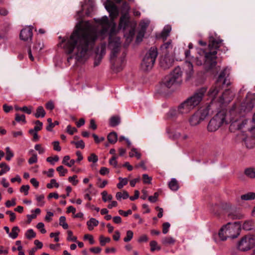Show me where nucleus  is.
I'll return each mask as SVG.
<instances>
[{
    "mask_svg": "<svg viewBox=\"0 0 255 255\" xmlns=\"http://www.w3.org/2000/svg\"><path fill=\"white\" fill-rule=\"evenodd\" d=\"M98 37L97 29L89 21H85L73 32L64 48L66 53H73L79 60L93 48Z\"/></svg>",
    "mask_w": 255,
    "mask_h": 255,
    "instance_id": "obj_1",
    "label": "nucleus"
},
{
    "mask_svg": "<svg viewBox=\"0 0 255 255\" xmlns=\"http://www.w3.org/2000/svg\"><path fill=\"white\" fill-rule=\"evenodd\" d=\"M217 51H206L200 49L195 57H192V63L197 66L203 65L206 70L213 69L217 64Z\"/></svg>",
    "mask_w": 255,
    "mask_h": 255,
    "instance_id": "obj_2",
    "label": "nucleus"
},
{
    "mask_svg": "<svg viewBox=\"0 0 255 255\" xmlns=\"http://www.w3.org/2000/svg\"><path fill=\"white\" fill-rule=\"evenodd\" d=\"M206 92L205 88H201L179 104L178 107L181 115L188 114L198 106L202 101Z\"/></svg>",
    "mask_w": 255,
    "mask_h": 255,
    "instance_id": "obj_3",
    "label": "nucleus"
},
{
    "mask_svg": "<svg viewBox=\"0 0 255 255\" xmlns=\"http://www.w3.org/2000/svg\"><path fill=\"white\" fill-rule=\"evenodd\" d=\"M240 228L236 225L228 223L222 227L218 233V236L222 241H225L227 238L235 239L240 235Z\"/></svg>",
    "mask_w": 255,
    "mask_h": 255,
    "instance_id": "obj_4",
    "label": "nucleus"
},
{
    "mask_svg": "<svg viewBox=\"0 0 255 255\" xmlns=\"http://www.w3.org/2000/svg\"><path fill=\"white\" fill-rule=\"evenodd\" d=\"M116 32V24L113 23L112 25L110 33L109 38V48L111 50L112 59L113 61V57L115 56V54H118L120 52L121 47V42L120 37L115 36Z\"/></svg>",
    "mask_w": 255,
    "mask_h": 255,
    "instance_id": "obj_5",
    "label": "nucleus"
},
{
    "mask_svg": "<svg viewBox=\"0 0 255 255\" xmlns=\"http://www.w3.org/2000/svg\"><path fill=\"white\" fill-rule=\"evenodd\" d=\"M158 55L157 49L151 47L146 52L141 63V68L143 71H147L151 70L155 63Z\"/></svg>",
    "mask_w": 255,
    "mask_h": 255,
    "instance_id": "obj_6",
    "label": "nucleus"
},
{
    "mask_svg": "<svg viewBox=\"0 0 255 255\" xmlns=\"http://www.w3.org/2000/svg\"><path fill=\"white\" fill-rule=\"evenodd\" d=\"M209 107L198 109L188 118V122L191 127H195L203 122L209 115Z\"/></svg>",
    "mask_w": 255,
    "mask_h": 255,
    "instance_id": "obj_7",
    "label": "nucleus"
},
{
    "mask_svg": "<svg viewBox=\"0 0 255 255\" xmlns=\"http://www.w3.org/2000/svg\"><path fill=\"white\" fill-rule=\"evenodd\" d=\"M224 124H227L226 120V113L222 111L218 112L209 121L207 130L210 132L217 130Z\"/></svg>",
    "mask_w": 255,
    "mask_h": 255,
    "instance_id": "obj_8",
    "label": "nucleus"
},
{
    "mask_svg": "<svg viewBox=\"0 0 255 255\" xmlns=\"http://www.w3.org/2000/svg\"><path fill=\"white\" fill-rule=\"evenodd\" d=\"M255 245V238L251 235L245 236L238 244V248L242 251L251 250Z\"/></svg>",
    "mask_w": 255,
    "mask_h": 255,
    "instance_id": "obj_9",
    "label": "nucleus"
},
{
    "mask_svg": "<svg viewBox=\"0 0 255 255\" xmlns=\"http://www.w3.org/2000/svg\"><path fill=\"white\" fill-rule=\"evenodd\" d=\"M126 54L123 52L120 54V52L118 54H115V56L113 57V61L112 58V54L110 56V62L112 65L113 68L117 72H119L122 69L123 65L125 62V58Z\"/></svg>",
    "mask_w": 255,
    "mask_h": 255,
    "instance_id": "obj_10",
    "label": "nucleus"
},
{
    "mask_svg": "<svg viewBox=\"0 0 255 255\" xmlns=\"http://www.w3.org/2000/svg\"><path fill=\"white\" fill-rule=\"evenodd\" d=\"M95 21L97 23H99L101 26V30L100 31L98 32V36L101 35L102 36V38H104V36L107 33L108 31L109 28L111 26V24L109 23V19L107 16H103L101 19H95Z\"/></svg>",
    "mask_w": 255,
    "mask_h": 255,
    "instance_id": "obj_11",
    "label": "nucleus"
},
{
    "mask_svg": "<svg viewBox=\"0 0 255 255\" xmlns=\"http://www.w3.org/2000/svg\"><path fill=\"white\" fill-rule=\"evenodd\" d=\"M43 47V42L36 40L33 46L32 49L29 48L28 50V54L29 59L33 61L34 60V56L32 55V53L35 56H38Z\"/></svg>",
    "mask_w": 255,
    "mask_h": 255,
    "instance_id": "obj_12",
    "label": "nucleus"
},
{
    "mask_svg": "<svg viewBox=\"0 0 255 255\" xmlns=\"http://www.w3.org/2000/svg\"><path fill=\"white\" fill-rule=\"evenodd\" d=\"M185 55L186 58L185 65L186 72L187 74L189 76H191L193 73V66L191 62L192 57L190 56V51L189 50H186Z\"/></svg>",
    "mask_w": 255,
    "mask_h": 255,
    "instance_id": "obj_13",
    "label": "nucleus"
},
{
    "mask_svg": "<svg viewBox=\"0 0 255 255\" xmlns=\"http://www.w3.org/2000/svg\"><path fill=\"white\" fill-rule=\"evenodd\" d=\"M174 62V60L172 56L165 54L164 57L161 59L160 65L164 69H168L173 65Z\"/></svg>",
    "mask_w": 255,
    "mask_h": 255,
    "instance_id": "obj_14",
    "label": "nucleus"
},
{
    "mask_svg": "<svg viewBox=\"0 0 255 255\" xmlns=\"http://www.w3.org/2000/svg\"><path fill=\"white\" fill-rule=\"evenodd\" d=\"M106 9L110 13V15L112 19H115L119 14L118 7L113 2L107 3L106 6Z\"/></svg>",
    "mask_w": 255,
    "mask_h": 255,
    "instance_id": "obj_15",
    "label": "nucleus"
},
{
    "mask_svg": "<svg viewBox=\"0 0 255 255\" xmlns=\"http://www.w3.org/2000/svg\"><path fill=\"white\" fill-rule=\"evenodd\" d=\"M222 42V40L216 39L213 36H210L208 46L210 51H216V49L220 47Z\"/></svg>",
    "mask_w": 255,
    "mask_h": 255,
    "instance_id": "obj_16",
    "label": "nucleus"
},
{
    "mask_svg": "<svg viewBox=\"0 0 255 255\" xmlns=\"http://www.w3.org/2000/svg\"><path fill=\"white\" fill-rule=\"evenodd\" d=\"M33 33L32 29L30 27H26L21 30L20 33V38L23 41L31 40L32 37Z\"/></svg>",
    "mask_w": 255,
    "mask_h": 255,
    "instance_id": "obj_17",
    "label": "nucleus"
},
{
    "mask_svg": "<svg viewBox=\"0 0 255 255\" xmlns=\"http://www.w3.org/2000/svg\"><path fill=\"white\" fill-rule=\"evenodd\" d=\"M235 96V93L230 89L226 90L221 97V102L225 103H229L233 100Z\"/></svg>",
    "mask_w": 255,
    "mask_h": 255,
    "instance_id": "obj_18",
    "label": "nucleus"
},
{
    "mask_svg": "<svg viewBox=\"0 0 255 255\" xmlns=\"http://www.w3.org/2000/svg\"><path fill=\"white\" fill-rule=\"evenodd\" d=\"M129 17L128 13L122 15L120 19L119 28L125 30L128 28L130 24Z\"/></svg>",
    "mask_w": 255,
    "mask_h": 255,
    "instance_id": "obj_19",
    "label": "nucleus"
},
{
    "mask_svg": "<svg viewBox=\"0 0 255 255\" xmlns=\"http://www.w3.org/2000/svg\"><path fill=\"white\" fill-rule=\"evenodd\" d=\"M231 122L230 129L234 130H239L246 124V122L244 121L241 119L235 120H232Z\"/></svg>",
    "mask_w": 255,
    "mask_h": 255,
    "instance_id": "obj_20",
    "label": "nucleus"
},
{
    "mask_svg": "<svg viewBox=\"0 0 255 255\" xmlns=\"http://www.w3.org/2000/svg\"><path fill=\"white\" fill-rule=\"evenodd\" d=\"M221 89L222 85L216 82L215 84L210 89L208 95L210 97L215 98Z\"/></svg>",
    "mask_w": 255,
    "mask_h": 255,
    "instance_id": "obj_21",
    "label": "nucleus"
},
{
    "mask_svg": "<svg viewBox=\"0 0 255 255\" xmlns=\"http://www.w3.org/2000/svg\"><path fill=\"white\" fill-rule=\"evenodd\" d=\"M170 75L165 77L162 81V86L170 88L174 83L177 82Z\"/></svg>",
    "mask_w": 255,
    "mask_h": 255,
    "instance_id": "obj_22",
    "label": "nucleus"
},
{
    "mask_svg": "<svg viewBox=\"0 0 255 255\" xmlns=\"http://www.w3.org/2000/svg\"><path fill=\"white\" fill-rule=\"evenodd\" d=\"M171 77H172L177 82H178L179 80L181 78L182 76V71L180 68L177 67L175 68L173 72L169 74Z\"/></svg>",
    "mask_w": 255,
    "mask_h": 255,
    "instance_id": "obj_23",
    "label": "nucleus"
},
{
    "mask_svg": "<svg viewBox=\"0 0 255 255\" xmlns=\"http://www.w3.org/2000/svg\"><path fill=\"white\" fill-rule=\"evenodd\" d=\"M225 76H226V70H224L220 73V74L218 77V78L216 81V83L221 84L222 85H225V84H226L227 85H228L229 84V83L228 82L227 83V80L226 78H225Z\"/></svg>",
    "mask_w": 255,
    "mask_h": 255,
    "instance_id": "obj_24",
    "label": "nucleus"
},
{
    "mask_svg": "<svg viewBox=\"0 0 255 255\" xmlns=\"http://www.w3.org/2000/svg\"><path fill=\"white\" fill-rule=\"evenodd\" d=\"M180 115L181 113L178 106L176 108L171 109L168 113V116L171 118H177Z\"/></svg>",
    "mask_w": 255,
    "mask_h": 255,
    "instance_id": "obj_25",
    "label": "nucleus"
},
{
    "mask_svg": "<svg viewBox=\"0 0 255 255\" xmlns=\"http://www.w3.org/2000/svg\"><path fill=\"white\" fill-rule=\"evenodd\" d=\"M121 122L120 117L118 116L112 117L109 120V125L111 127H114L118 126Z\"/></svg>",
    "mask_w": 255,
    "mask_h": 255,
    "instance_id": "obj_26",
    "label": "nucleus"
},
{
    "mask_svg": "<svg viewBox=\"0 0 255 255\" xmlns=\"http://www.w3.org/2000/svg\"><path fill=\"white\" fill-rule=\"evenodd\" d=\"M173 45L171 41L169 40L161 46V49L165 54L172 49Z\"/></svg>",
    "mask_w": 255,
    "mask_h": 255,
    "instance_id": "obj_27",
    "label": "nucleus"
},
{
    "mask_svg": "<svg viewBox=\"0 0 255 255\" xmlns=\"http://www.w3.org/2000/svg\"><path fill=\"white\" fill-rule=\"evenodd\" d=\"M169 188L172 191H177L179 188L178 181L175 178H172L168 183Z\"/></svg>",
    "mask_w": 255,
    "mask_h": 255,
    "instance_id": "obj_28",
    "label": "nucleus"
},
{
    "mask_svg": "<svg viewBox=\"0 0 255 255\" xmlns=\"http://www.w3.org/2000/svg\"><path fill=\"white\" fill-rule=\"evenodd\" d=\"M99 224V221L95 218H91L90 220L87 221V225L88 229L90 231L94 229V227H96Z\"/></svg>",
    "mask_w": 255,
    "mask_h": 255,
    "instance_id": "obj_29",
    "label": "nucleus"
},
{
    "mask_svg": "<svg viewBox=\"0 0 255 255\" xmlns=\"http://www.w3.org/2000/svg\"><path fill=\"white\" fill-rule=\"evenodd\" d=\"M229 217L232 219H241L244 218V215L240 212L234 211L228 214Z\"/></svg>",
    "mask_w": 255,
    "mask_h": 255,
    "instance_id": "obj_30",
    "label": "nucleus"
},
{
    "mask_svg": "<svg viewBox=\"0 0 255 255\" xmlns=\"http://www.w3.org/2000/svg\"><path fill=\"white\" fill-rule=\"evenodd\" d=\"M108 140L109 142L112 144L115 143L118 140V135L116 132H110L108 136Z\"/></svg>",
    "mask_w": 255,
    "mask_h": 255,
    "instance_id": "obj_31",
    "label": "nucleus"
},
{
    "mask_svg": "<svg viewBox=\"0 0 255 255\" xmlns=\"http://www.w3.org/2000/svg\"><path fill=\"white\" fill-rule=\"evenodd\" d=\"M175 240L171 237H166L162 240V243L164 246L174 245Z\"/></svg>",
    "mask_w": 255,
    "mask_h": 255,
    "instance_id": "obj_32",
    "label": "nucleus"
},
{
    "mask_svg": "<svg viewBox=\"0 0 255 255\" xmlns=\"http://www.w3.org/2000/svg\"><path fill=\"white\" fill-rule=\"evenodd\" d=\"M45 114L46 113L43 107L39 106L36 109V113L34 114V116L36 118H38L39 117L43 118Z\"/></svg>",
    "mask_w": 255,
    "mask_h": 255,
    "instance_id": "obj_33",
    "label": "nucleus"
},
{
    "mask_svg": "<svg viewBox=\"0 0 255 255\" xmlns=\"http://www.w3.org/2000/svg\"><path fill=\"white\" fill-rule=\"evenodd\" d=\"M19 232V228L17 226H14L12 228L11 232L9 233L8 235L11 238L15 239L17 237Z\"/></svg>",
    "mask_w": 255,
    "mask_h": 255,
    "instance_id": "obj_34",
    "label": "nucleus"
},
{
    "mask_svg": "<svg viewBox=\"0 0 255 255\" xmlns=\"http://www.w3.org/2000/svg\"><path fill=\"white\" fill-rule=\"evenodd\" d=\"M244 173L249 178H255V169L254 168L250 167L246 169Z\"/></svg>",
    "mask_w": 255,
    "mask_h": 255,
    "instance_id": "obj_35",
    "label": "nucleus"
},
{
    "mask_svg": "<svg viewBox=\"0 0 255 255\" xmlns=\"http://www.w3.org/2000/svg\"><path fill=\"white\" fill-rule=\"evenodd\" d=\"M171 30V28L169 26L165 27L160 34L161 37L163 39L165 40L168 36Z\"/></svg>",
    "mask_w": 255,
    "mask_h": 255,
    "instance_id": "obj_36",
    "label": "nucleus"
},
{
    "mask_svg": "<svg viewBox=\"0 0 255 255\" xmlns=\"http://www.w3.org/2000/svg\"><path fill=\"white\" fill-rule=\"evenodd\" d=\"M241 199L243 200H250L255 199V193L249 192L241 196Z\"/></svg>",
    "mask_w": 255,
    "mask_h": 255,
    "instance_id": "obj_37",
    "label": "nucleus"
},
{
    "mask_svg": "<svg viewBox=\"0 0 255 255\" xmlns=\"http://www.w3.org/2000/svg\"><path fill=\"white\" fill-rule=\"evenodd\" d=\"M173 138L174 139L180 138L181 140L184 141L189 138V136L187 134H184L181 135L180 132H175L173 135Z\"/></svg>",
    "mask_w": 255,
    "mask_h": 255,
    "instance_id": "obj_38",
    "label": "nucleus"
},
{
    "mask_svg": "<svg viewBox=\"0 0 255 255\" xmlns=\"http://www.w3.org/2000/svg\"><path fill=\"white\" fill-rule=\"evenodd\" d=\"M254 223L252 221H246L243 225V229L246 231H250L253 229Z\"/></svg>",
    "mask_w": 255,
    "mask_h": 255,
    "instance_id": "obj_39",
    "label": "nucleus"
},
{
    "mask_svg": "<svg viewBox=\"0 0 255 255\" xmlns=\"http://www.w3.org/2000/svg\"><path fill=\"white\" fill-rule=\"evenodd\" d=\"M116 197L118 200H121L122 198L126 199L129 197V195L128 192L126 191H124L123 192H119L117 193Z\"/></svg>",
    "mask_w": 255,
    "mask_h": 255,
    "instance_id": "obj_40",
    "label": "nucleus"
},
{
    "mask_svg": "<svg viewBox=\"0 0 255 255\" xmlns=\"http://www.w3.org/2000/svg\"><path fill=\"white\" fill-rule=\"evenodd\" d=\"M0 168H2L1 170H0V176L10 170L9 167L5 162H1L0 163Z\"/></svg>",
    "mask_w": 255,
    "mask_h": 255,
    "instance_id": "obj_41",
    "label": "nucleus"
},
{
    "mask_svg": "<svg viewBox=\"0 0 255 255\" xmlns=\"http://www.w3.org/2000/svg\"><path fill=\"white\" fill-rule=\"evenodd\" d=\"M101 194L102 196V200L105 202L108 201H111L113 199L112 195L111 194H108L106 191H104Z\"/></svg>",
    "mask_w": 255,
    "mask_h": 255,
    "instance_id": "obj_42",
    "label": "nucleus"
},
{
    "mask_svg": "<svg viewBox=\"0 0 255 255\" xmlns=\"http://www.w3.org/2000/svg\"><path fill=\"white\" fill-rule=\"evenodd\" d=\"M71 143L72 144H74L77 148H81L83 149L85 147V143L83 140H80L77 141H71Z\"/></svg>",
    "mask_w": 255,
    "mask_h": 255,
    "instance_id": "obj_43",
    "label": "nucleus"
},
{
    "mask_svg": "<svg viewBox=\"0 0 255 255\" xmlns=\"http://www.w3.org/2000/svg\"><path fill=\"white\" fill-rule=\"evenodd\" d=\"M129 156L130 157L135 156L137 159H139L140 158L141 154L138 152L137 149L132 148L131 151L129 152Z\"/></svg>",
    "mask_w": 255,
    "mask_h": 255,
    "instance_id": "obj_44",
    "label": "nucleus"
},
{
    "mask_svg": "<svg viewBox=\"0 0 255 255\" xmlns=\"http://www.w3.org/2000/svg\"><path fill=\"white\" fill-rule=\"evenodd\" d=\"M119 180H120V182L117 184V187L119 189L122 188L124 186L128 184V180L126 178H123L122 177H119Z\"/></svg>",
    "mask_w": 255,
    "mask_h": 255,
    "instance_id": "obj_45",
    "label": "nucleus"
},
{
    "mask_svg": "<svg viewBox=\"0 0 255 255\" xmlns=\"http://www.w3.org/2000/svg\"><path fill=\"white\" fill-rule=\"evenodd\" d=\"M150 251L154 252L155 250H160L161 248L157 245V243L155 241H151L150 242Z\"/></svg>",
    "mask_w": 255,
    "mask_h": 255,
    "instance_id": "obj_46",
    "label": "nucleus"
},
{
    "mask_svg": "<svg viewBox=\"0 0 255 255\" xmlns=\"http://www.w3.org/2000/svg\"><path fill=\"white\" fill-rule=\"evenodd\" d=\"M59 225L62 226L63 229H67L68 228V225L66 222V218L64 216H61L59 218Z\"/></svg>",
    "mask_w": 255,
    "mask_h": 255,
    "instance_id": "obj_47",
    "label": "nucleus"
},
{
    "mask_svg": "<svg viewBox=\"0 0 255 255\" xmlns=\"http://www.w3.org/2000/svg\"><path fill=\"white\" fill-rule=\"evenodd\" d=\"M56 170L59 172L60 176H64L68 172L67 169H65L62 165L57 167Z\"/></svg>",
    "mask_w": 255,
    "mask_h": 255,
    "instance_id": "obj_48",
    "label": "nucleus"
},
{
    "mask_svg": "<svg viewBox=\"0 0 255 255\" xmlns=\"http://www.w3.org/2000/svg\"><path fill=\"white\" fill-rule=\"evenodd\" d=\"M54 186L56 188H58L59 187V184L56 182V180L55 179H52L50 180V182L49 183L47 184L46 187L47 188L51 189Z\"/></svg>",
    "mask_w": 255,
    "mask_h": 255,
    "instance_id": "obj_49",
    "label": "nucleus"
},
{
    "mask_svg": "<svg viewBox=\"0 0 255 255\" xmlns=\"http://www.w3.org/2000/svg\"><path fill=\"white\" fill-rule=\"evenodd\" d=\"M67 234H68V237L67 238V241L77 242V238L76 237L74 236L73 235V232L71 231L68 230L67 231Z\"/></svg>",
    "mask_w": 255,
    "mask_h": 255,
    "instance_id": "obj_50",
    "label": "nucleus"
},
{
    "mask_svg": "<svg viewBox=\"0 0 255 255\" xmlns=\"http://www.w3.org/2000/svg\"><path fill=\"white\" fill-rule=\"evenodd\" d=\"M6 151V157L5 159L7 161H9L11 158L13 156L14 154L13 152L10 150L9 147H6L5 148Z\"/></svg>",
    "mask_w": 255,
    "mask_h": 255,
    "instance_id": "obj_51",
    "label": "nucleus"
},
{
    "mask_svg": "<svg viewBox=\"0 0 255 255\" xmlns=\"http://www.w3.org/2000/svg\"><path fill=\"white\" fill-rule=\"evenodd\" d=\"M133 235V232L130 230H128L127 232L126 237L124 239V241L125 242H129L132 238Z\"/></svg>",
    "mask_w": 255,
    "mask_h": 255,
    "instance_id": "obj_52",
    "label": "nucleus"
},
{
    "mask_svg": "<svg viewBox=\"0 0 255 255\" xmlns=\"http://www.w3.org/2000/svg\"><path fill=\"white\" fill-rule=\"evenodd\" d=\"M25 236L27 239H31L36 237V234L32 229H29L27 231Z\"/></svg>",
    "mask_w": 255,
    "mask_h": 255,
    "instance_id": "obj_53",
    "label": "nucleus"
},
{
    "mask_svg": "<svg viewBox=\"0 0 255 255\" xmlns=\"http://www.w3.org/2000/svg\"><path fill=\"white\" fill-rule=\"evenodd\" d=\"M111 239L109 237L105 238L103 236L100 237V243L101 246H104L106 243H109Z\"/></svg>",
    "mask_w": 255,
    "mask_h": 255,
    "instance_id": "obj_54",
    "label": "nucleus"
},
{
    "mask_svg": "<svg viewBox=\"0 0 255 255\" xmlns=\"http://www.w3.org/2000/svg\"><path fill=\"white\" fill-rule=\"evenodd\" d=\"M145 30L141 29L138 32L136 36V41L137 42H140L142 41L143 37L144 36Z\"/></svg>",
    "mask_w": 255,
    "mask_h": 255,
    "instance_id": "obj_55",
    "label": "nucleus"
},
{
    "mask_svg": "<svg viewBox=\"0 0 255 255\" xmlns=\"http://www.w3.org/2000/svg\"><path fill=\"white\" fill-rule=\"evenodd\" d=\"M44 196L43 194L36 196V199L39 202L38 206H43L44 204Z\"/></svg>",
    "mask_w": 255,
    "mask_h": 255,
    "instance_id": "obj_56",
    "label": "nucleus"
},
{
    "mask_svg": "<svg viewBox=\"0 0 255 255\" xmlns=\"http://www.w3.org/2000/svg\"><path fill=\"white\" fill-rule=\"evenodd\" d=\"M15 120L17 122H22L23 123H26L25 116L24 115H19L18 114L15 115Z\"/></svg>",
    "mask_w": 255,
    "mask_h": 255,
    "instance_id": "obj_57",
    "label": "nucleus"
},
{
    "mask_svg": "<svg viewBox=\"0 0 255 255\" xmlns=\"http://www.w3.org/2000/svg\"><path fill=\"white\" fill-rule=\"evenodd\" d=\"M59 158L58 156L55 155L54 157H48L46 158V161L49 163H50L51 164H54V161L57 162L59 160Z\"/></svg>",
    "mask_w": 255,
    "mask_h": 255,
    "instance_id": "obj_58",
    "label": "nucleus"
},
{
    "mask_svg": "<svg viewBox=\"0 0 255 255\" xmlns=\"http://www.w3.org/2000/svg\"><path fill=\"white\" fill-rule=\"evenodd\" d=\"M35 124H36V126L34 128V130H35V131L37 132L38 131L42 129L43 126L42 123L37 120L35 121Z\"/></svg>",
    "mask_w": 255,
    "mask_h": 255,
    "instance_id": "obj_59",
    "label": "nucleus"
},
{
    "mask_svg": "<svg viewBox=\"0 0 255 255\" xmlns=\"http://www.w3.org/2000/svg\"><path fill=\"white\" fill-rule=\"evenodd\" d=\"M88 160L89 162H93L96 163L98 160V156L95 153H91L88 157Z\"/></svg>",
    "mask_w": 255,
    "mask_h": 255,
    "instance_id": "obj_60",
    "label": "nucleus"
},
{
    "mask_svg": "<svg viewBox=\"0 0 255 255\" xmlns=\"http://www.w3.org/2000/svg\"><path fill=\"white\" fill-rule=\"evenodd\" d=\"M67 132L70 135H73L75 132H77V129L75 127H72L70 125L67 127Z\"/></svg>",
    "mask_w": 255,
    "mask_h": 255,
    "instance_id": "obj_61",
    "label": "nucleus"
},
{
    "mask_svg": "<svg viewBox=\"0 0 255 255\" xmlns=\"http://www.w3.org/2000/svg\"><path fill=\"white\" fill-rule=\"evenodd\" d=\"M48 125L46 127V130L49 131H52V128L54 127V124L52 123V120L51 118L47 119Z\"/></svg>",
    "mask_w": 255,
    "mask_h": 255,
    "instance_id": "obj_62",
    "label": "nucleus"
},
{
    "mask_svg": "<svg viewBox=\"0 0 255 255\" xmlns=\"http://www.w3.org/2000/svg\"><path fill=\"white\" fill-rule=\"evenodd\" d=\"M36 227L39 229L42 234H45L46 232V230L44 228V225L43 223L40 222L37 224Z\"/></svg>",
    "mask_w": 255,
    "mask_h": 255,
    "instance_id": "obj_63",
    "label": "nucleus"
},
{
    "mask_svg": "<svg viewBox=\"0 0 255 255\" xmlns=\"http://www.w3.org/2000/svg\"><path fill=\"white\" fill-rule=\"evenodd\" d=\"M170 225L168 222L164 223L162 225V232L164 234L167 233Z\"/></svg>",
    "mask_w": 255,
    "mask_h": 255,
    "instance_id": "obj_64",
    "label": "nucleus"
}]
</instances>
